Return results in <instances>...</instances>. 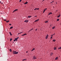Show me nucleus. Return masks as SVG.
I'll list each match as a JSON object with an SVG mask.
<instances>
[{
	"mask_svg": "<svg viewBox=\"0 0 61 61\" xmlns=\"http://www.w3.org/2000/svg\"><path fill=\"white\" fill-rule=\"evenodd\" d=\"M53 41H54V42H55V41H56V40H53Z\"/></svg>",
	"mask_w": 61,
	"mask_h": 61,
	"instance_id": "obj_27",
	"label": "nucleus"
},
{
	"mask_svg": "<svg viewBox=\"0 0 61 61\" xmlns=\"http://www.w3.org/2000/svg\"><path fill=\"white\" fill-rule=\"evenodd\" d=\"M26 59H23V60H22V61H25V60H26Z\"/></svg>",
	"mask_w": 61,
	"mask_h": 61,
	"instance_id": "obj_22",
	"label": "nucleus"
},
{
	"mask_svg": "<svg viewBox=\"0 0 61 61\" xmlns=\"http://www.w3.org/2000/svg\"><path fill=\"white\" fill-rule=\"evenodd\" d=\"M37 10V8H36L34 9V10Z\"/></svg>",
	"mask_w": 61,
	"mask_h": 61,
	"instance_id": "obj_28",
	"label": "nucleus"
},
{
	"mask_svg": "<svg viewBox=\"0 0 61 61\" xmlns=\"http://www.w3.org/2000/svg\"><path fill=\"white\" fill-rule=\"evenodd\" d=\"M26 52L27 53H28V51H26Z\"/></svg>",
	"mask_w": 61,
	"mask_h": 61,
	"instance_id": "obj_41",
	"label": "nucleus"
},
{
	"mask_svg": "<svg viewBox=\"0 0 61 61\" xmlns=\"http://www.w3.org/2000/svg\"><path fill=\"white\" fill-rule=\"evenodd\" d=\"M39 19L37 20H35L34 22H38V21H39Z\"/></svg>",
	"mask_w": 61,
	"mask_h": 61,
	"instance_id": "obj_2",
	"label": "nucleus"
},
{
	"mask_svg": "<svg viewBox=\"0 0 61 61\" xmlns=\"http://www.w3.org/2000/svg\"><path fill=\"white\" fill-rule=\"evenodd\" d=\"M16 41V38H15V40H14V41Z\"/></svg>",
	"mask_w": 61,
	"mask_h": 61,
	"instance_id": "obj_15",
	"label": "nucleus"
},
{
	"mask_svg": "<svg viewBox=\"0 0 61 61\" xmlns=\"http://www.w3.org/2000/svg\"><path fill=\"white\" fill-rule=\"evenodd\" d=\"M32 17V16H28V18H30V17Z\"/></svg>",
	"mask_w": 61,
	"mask_h": 61,
	"instance_id": "obj_14",
	"label": "nucleus"
},
{
	"mask_svg": "<svg viewBox=\"0 0 61 61\" xmlns=\"http://www.w3.org/2000/svg\"><path fill=\"white\" fill-rule=\"evenodd\" d=\"M51 3H52V2H51Z\"/></svg>",
	"mask_w": 61,
	"mask_h": 61,
	"instance_id": "obj_48",
	"label": "nucleus"
},
{
	"mask_svg": "<svg viewBox=\"0 0 61 61\" xmlns=\"http://www.w3.org/2000/svg\"><path fill=\"white\" fill-rule=\"evenodd\" d=\"M36 59V57L34 56V57H33V59L35 60Z\"/></svg>",
	"mask_w": 61,
	"mask_h": 61,
	"instance_id": "obj_5",
	"label": "nucleus"
},
{
	"mask_svg": "<svg viewBox=\"0 0 61 61\" xmlns=\"http://www.w3.org/2000/svg\"><path fill=\"white\" fill-rule=\"evenodd\" d=\"M37 29H36V31H37Z\"/></svg>",
	"mask_w": 61,
	"mask_h": 61,
	"instance_id": "obj_37",
	"label": "nucleus"
},
{
	"mask_svg": "<svg viewBox=\"0 0 61 61\" xmlns=\"http://www.w3.org/2000/svg\"><path fill=\"white\" fill-rule=\"evenodd\" d=\"M48 21H46L45 22L46 23H48Z\"/></svg>",
	"mask_w": 61,
	"mask_h": 61,
	"instance_id": "obj_17",
	"label": "nucleus"
},
{
	"mask_svg": "<svg viewBox=\"0 0 61 61\" xmlns=\"http://www.w3.org/2000/svg\"><path fill=\"white\" fill-rule=\"evenodd\" d=\"M13 53L14 54H17L18 52H16V51H14L13 52Z\"/></svg>",
	"mask_w": 61,
	"mask_h": 61,
	"instance_id": "obj_1",
	"label": "nucleus"
},
{
	"mask_svg": "<svg viewBox=\"0 0 61 61\" xmlns=\"http://www.w3.org/2000/svg\"><path fill=\"white\" fill-rule=\"evenodd\" d=\"M47 10V8H46L43 11V13H44V12H45V11H46V10Z\"/></svg>",
	"mask_w": 61,
	"mask_h": 61,
	"instance_id": "obj_4",
	"label": "nucleus"
},
{
	"mask_svg": "<svg viewBox=\"0 0 61 61\" xmlns=\"http://www.w3.org/2000/svg\"><path fill=\"white\" fill-rule=\"evenodd\" d=\"M18 10V9H16L15 10H14L13 12H15V11H17Z\"/></svg>",
	"mask_w": 61,
	"mask_h": 61,
	"instance_id": "obj_3",
	"label": "nucleus"
},
{
	"mask_svg": "<svg viewBox=\"0 0 61 61\" xmlns=\"http://www.w3.org/2000/svg\"><path fill=\"white\" fill-rule=\"evenodd\" d=\"M46 0H43L42 2H43V1H45Z\"/></svg>",
	"mask_w": 61,
	"mask_h": 61,
	"instance_id": "obj_38",
	"label": "nucleus"
},
{
	"mask_svg": "<svg viewBox=\"0 0 61 61\" xmlns=\"http://www.w3.org/2000/svg\"><path fill=\"white\" fill-rule=\"evenodd\" d=\"M30 31H31L30 30L29 31H28V32H30Z\"/></svg>",
	"mask_w": 61,
	"mask_h": 61,
	"instance_id": "obj_36",
	"label": "nucleus"
},
{
	"mask_svg": "<svg viewBox=\"0 0 61 61\" xmlns=\"http://www.w3.org/2000/svg\"><path fill=\"white\" fill-rule=\"evenodd\" d=\"M53 2H54V1H52V3H53Z\"/></svg>",
	"mask_w": 61,
	"mask_h": 61,
	"instance_id": "obj_44",
	"label": "nucleus"
},
{
	"mask_svg": "<svg viewBox=\"0 0 61 61\" xmlns=\"http://www.w3.org/2000/svg\"><path fill=\"white\" fill-rule=\"evenodd\" d=\"M56 4H57V2H56Z\"/></svg>",
	"mask_w": 61,
	"mask_h": 61,
	"instance_id": "obj_53",
	"label": "nucleus"
},
{
	"mask_svg": "<svg viewBox=\"0 0 61 61\" xmlns=\"http://www.w3.org/2000/svg\"><path fill=\"white\" fill-rule=\"evenodd\" d=\"M57 10L56 11V12H57Z\"/></svg>",
	"mask_w": 61,
	"mask_h": 61,
	"instance_id": "obj_49",
	"label": "nucleus"
},
{
	"mask_svg": "<svg viewBox=\"0 0 61 61\" xmlns=\"http://www.w3.org/2000/svg\"><path fill=\"white\" fill-rule=\"evenodd\" d=\"M12 49H10V52H12Z\"/></svg>",
	"mask_w": 61,
	"mask_h": 61,
	"instance_id": "obj_21",
	"label": "nucleus"
},
{
	"mask_svg": "<svg viewBox=\"0 0 61 61\" xmlns=\"http://www.w3.org/2000/svg\"><path fill=\"white\" fill-rule=\"evenodd\" d=\"M58 59V57H56V58L55 59L56 60H57Z\"/></svg>",
	"mask_w": 61,
	"mask_h": 61,
	"instance_id": "obj_12",
	"label": "nucleus"
},
{
	"mask_svg": "<svg viewBox=\"0 0 61 61\" xmlns=\"http://www.w3.org/2000/svg\"><path fill=\"white\" fill-rule=\"evenodd\" d=\"M54 36V35H51V36Z\"/></svg>",
	"mask_w": 61,
	"mask_h": 61,
	"instance_id": "obj_42",
	"label": "nucleus"
},
{
	"mask_svg": "<svg viewBox=\"0 0 61 61\" xmlns=\"http://www.w3.org/2000/svg\"><path fill=\"white\" fill-rule=\"evenodd\" d=\"M48 35L47 34V36H46V39H47V38L48 37Z\"/></svg>",
	"mask_w": 61,
	"mask_h": 61,
	"instance_id": "obj_6",
	"label": "nucleus"
},
{
	"mask_svg": "<svg viewBox=\"0 0 61 61\" xmlns=\"http://www.w3.org/2000/svg\"><path fill=\"white\" fill-rule=\"evenodd\" d=\"M14 43V42H13V43Z\"/></svg>",
	"mask_w": 61,
	"mask_h": 61,
	"instance_id": "obj_52",
	"label": "nucleus"
},
{
	"mask_svg": "<svg viewBox=\"0 0 61 61\" xmlns=\"http://www.w3.org/2000/svg\"><path fill=\"white\" fill-rule=\"evenodd\" d=\"M6 20H5V19L4 20V21H6Z\"/></svg>",
	"mask_w": 61,
	"mask_h": 61,
	"instance_id": "obj_31",
	"label": "nucleus"
},
{
	"mask_svg": "<svg viewBox=\"0 0 61 61\" xmlns=\"http://www.w3.org/2000/svg\"><path fill=\"white\" fill-rule=\"evenodd\" d=\"M28 22V20H25V22Z\"/></svg>",
	"mask_w": 61,
	"mask_h": 61,
	"instance_id": "obj_9",
	"label": "nucleus"
},
{
	"mask_svg": "<svg viewBox=\"0 0 61 61\" xmlns=\"http://www.w3.org/2000/svg\"><path fill=\"white\" fill-rule=\"evenodd\" d=\"M37 10H39V8H37Z\"/></svg>",
	"mask_w": 61,
	"mask_h": 61,
	"instance_id": "obj_34",
	"label": "nucleus"
},
{
	"mask_svg": "<svg viewBox=\"0 0 61 61\" xmlns=\"http://www.w3.org/2000/svg\"><path fill=\"white\" fill-rule=\"evenodd\" d=\"M35 50V48H34L32 49V50L31 51H33V50Z\"/></svg>",
	"mask_w": 61,
	"mask_h": 61,
	"instance_id": "obj_24",
	"label": "nucleus"
},
{
	"mask_svg": "<svg viewBox=\"0 0 61 61\" xmlns=\"http://www.w3.org/2000/svg\"><path fill=\"white\" fill-rule=\"evenodd\" d=\"M1 3V1H0V3Z\"/></svg>",
	"mask_w": 61,
	"mask_h": 61,
	"instance_id": "obj_46",
	"label": "nucleus"
},
{
	"mask_svg": "<svg viewBox=\"0 0 61 61\" xmlns=\"http://www.w3.org/2000/svg\"><path fill=\"white\" fill-rule=\"evenodd\" d=\"M12 38L10 39V41H12Z\"/></svg>",
	"mask_w": 61,
	"mask_h": 61,
	"instance_id": "obj_23",
	"label": "nucleus"
},
{
	"mask_svg": "<svg viewBox=\"0 0 61 61\" xmlns=\"http://www.w3.org/2000/svg\"><path fill=\"white\" fill-rule=\"evenodd\" d=\"M55 28V26H54L52 28V29H54Z\"/></svg>",
	"mask_w": 61,
	"mask_h": 61,
	"instance_id": "obj_11",
	"label": "nucleus"
},
{
	"mask_svg": "<svg viewBox=\"0 0 61 61\" xmlns=\"http://www.w3.org/2000/svg\"><path fill=\"white\" fill-rule=\"evenodd\" d=\"M12 28H13V26H11L10 28V29H12Z\"/></svg>",
	"mask_w": 61,
	"mask_h": 61,
	"instance_id": "obj_16",
	"label": "nucleus"
},
{
	"mask_svg": "<svg viewBox=\"0 0 61 61\" xmlns=\"http://www.w3.org/2000/svg\"><path fill=\"white\" fill-rule=\"evenodd\" d=\"M60 49H61V47H60Z\"/></svg>",
	"mask_w": 61,
	"mask_h": 61,
	"instance_id": "obj_47",
	"label": "nucleus"
},
{
	"mask_svg": "<svg viewBox=\"0 0 61 61\" xmlns=\"http://www.w3.org/2000/svg\"><path fill=\"white\" fill-rule=\"evenodd\" d=\"M28 3V2H26L24 3V4H25V5H26V4H27Z\"/></svg>",
	"mask_w": 61,
	"mask_h": 61,
	"instance_id": "obj_10",
	"label": "nucleus"
},
{
	"mask_svg": "<svg viewBox=\"0 0 61 61\" xmlns=\"http://www.w3.org/2000/svg\"><path fill=\"white\" fill-rule=\"evenodd\" d=\"M53 35H55V34H54Z\"/></svg>",
	"mask_w": 61,
	"mask_h": 61,
	"instance_id": "obj_50",
	"label": "nucleus"
},
{
	"mask_svg": "<svg viewBox=\"0 0 61 61\" xmlns=\"http://www.w3.org/2000/svg\"><path fill=\"white\" fill-rule=\"evenodd\" d=\"M9 33L10 36H12V33H11L10 32Z\"/></svg>",
	"mask_w": 61,
	"mask_h": 61,
	"instance_id": "obj_13",
	"label": "nucleus"
},
{
	"mask_svg": "<svg viewBox=\"0 0 61 61\" xmlns=\"http://www.w3.org/2000/svg\"><path fill=\"white\" fill-rule=\"evenodd\" d=\"M23 32H20V34H21V33H22Z\"/></svg>",
	"mask_w": 61,
	"mask_h": 61,
	"instance_id": "obj_35",
	"label": "nucleus"
},
{
	"mask_svg": "<svg viewBox=\"0 0 61 61\" xmlns=\"http://www.w3.org/2000/svg\"><path fill=\"white\" fill-rule=\"evenodd\" d=\"M20 33H18V35H19V34H20Z\"/></svg>",
	"mask_w": 61,
	"mask_h": 61,
	"instance_id": "obj_40",
	"label": "nucleus"
},
{
	"mask_svg": "<svg viewBox=\"0 0 61 61\" xmlns=\"http://www.w3.org/2000/svg\"><path fill=\"white\" fill-rule=\"evenodd\" d=\"M33 30V29H31L30 30V31H31V30Z\"/></svg>",
	"mask_w": 61,
	"mask_h": 61,
	"instance_id": "obj_33",
	"label": "nucleus"
},
{
	"mask_svg": "<svg viewBox=\"0 0 61 61\" xmlns=\"http://www.w3.org/2000/svg\"><path fill=\"white\" fill-rule=\"evenodd\" d=\"M18 38H19V37H17V38H16V41H17V39H18Z\"/></svg>",
	"mask_w": 61,
	"mask_h": 61,
	"instance_id": "obj_19",
	"label": "nucleus"
},
{
	"mask_svg": "<svg viewBox=\"0 0 61 61\" xmlns=\"http://www.w3.org/2000/svg\"><path fill=\"white\" fill-rule=\"evenodd\" d=\"M52 37H53V36H51V38H50V39H51V38H52Z\"/></svg>",
	"mask_w": 61,
	"mask_h": 61,
	"instance_id": "obj_30",
	"label": "nucleus"
},
{
	"mask_svg": "<svg viewBox=\"0 0 61 61\" xmlns=\"http://www.w3.org/2000/svg\"><path fill=\"white\" fill-rule=\"evenodd\" d=\"M53 53H51V56H52V55H53Z\"/></svg>",
	"mask_w": 61,
	"mask_h": 61,
	"instance_id": "obj_29",
	"label": "nucleus"
},
{
	"mask_svg": "<svg viewBox=\"0 0 61 61\" xmlns=\"http://www.w3.org/2000/svg\"><path fill=\"white\" fill-rule=\"evenodd\" d=\"M51 14H52V13L50 12L48 15H51Z\"/></svg>",
	"mask_w": 61,
	"mask_h": 61,
	"instance_id": "obj_8",
	"label": "nucleus"
},
{
	"mask_svg": "<svg viewBox=\"0 0 61 61\" xmlns=\"http://www.w3.org/2000/svg\"><path fill=\"white\" fill-rule=\"evenodd\" d=\"M22 0H20V2H21V1H22Z\"/></svg>",
	"mask_w": 61,
	"mask_h": 61,
	"instance_id": "obj_32",
	"label": "nucleus"
},
{
	"mask_svg": "<svg viewBox=\"0 0 61 61\" xmlns=\"http://www.w3.org/2000/svg\"><path fill=\"white\" fill-rule=\"evenodd\" d=\"M9 25H11V24H10Z\"/></svg>",
	"mask_w": 61,
	"mask_h": 61,
	"instance_id": "obj_39",
	"label": "nucleus"
},
{
	"mask_svg": "<svg viewBox=\"0 0 61 61\" xmlns=\"http://www.w3.org/2000/svg\"><path fill=\"white\" fill-rule=\"evenodd\" d=\"M9 21V20H8V21H6V23H8Z\"/></svg>",
	"mask_w": 61,
	"mask_h": 61,
	"instance_id": "obj_25",
	"label": "nucleus"
},
{
	"mask_svg": "<svg viewBox=\"0 0 61 61\" xmlns=\"http://www.w3.org/2000/svg\"><path fill=\"white\" fill-rule=\"evenodd\" d=\"M1 4H3V3H2Z\"/></svg>",
	"mask_w": 61,
	"mask_h": 61,
	"instance_id": "obj_51",
	"label": "nucleus"
},
{
	"mask_svg": "<svg viewBox=\"0 0 61 61\" xmlns=\"http://www.w3.org/2000/svg\"><path fill=\"white\" fill-rule=\"evenodd\" d=\"M36 16H35V17H36Z\"/></svg>",
	"mask_w": 61,
	"mask_h": 61,
	"instance_id": "obj_43",
	"label": "nucleus"
},
{
	"mask_svg": "<svg viewBox=\"0 0 61 61\" xmlns=\"http://www.w3.org/2000/svg\"><path fill=\"white\" fill-rule=\"evenodd\" d=\"M58 49H60V48H58Z\"/></svg>",
	"mask_w": 61,
	"mask_h": 61,
	"instance_id": "obj_45",
	"label": "nucleus"
},
{
	"mask_svg": "<svg viewBox=\"0 0 61 61\" xmlns=\"http://www.w3.org/2000/svg\"><path fill=\"white\" fill-rule=\"evenodd\" d=\"M25 35H26V34L25 33L23 34V35H22V36H25Z\"/></svg>",
	"mask_w": 61,
	"mask_h": 61,
	"instance_id": "obj_7",
	"label": "nucleus"
},
{
	"mask_svg": "<svg viewBox=\"0 0 61 61\" xmlns=\"http://www.w3.org/2000/svg\"><path fill=\"white\" fill-rule=\"evenodd\" d=\"M60 14L58 16H57V17L58 18V17H60Z\"/></svg>",
	"mask_w": 61,
	"mask_h": 61,
	"instance_id": "obj_20",
	"label": "nucleus"
},
{
	"mask_svg": "<svg viewBox=\"0 0 61 61\" xmlns=\"http://www.w3.org/2000/svg\"><path fill=\"white\" fill-rule=\"evenodd\" d=\"M54 50H56V47H54Z\"/></svg>",
	"mask_w": 61,
	"mask_h": 61,
	"instance_id": "obj_18",
	"label": "nucleus"
},
{
	"mask_svg": "<svg viewBox=\"0 0 61 61\" xmlns=\"http://www.w3.org/2000/svg\"><path fill=\"white\" fill-rule=\"evenodd\" d=\"M59 19H57V21H59Z\"/></svg>",
	"mask_w": 61,
	"mask_h": 61,
	"instance_id": "obj_26",
	"label": "nucleus"
}]
</instances>
